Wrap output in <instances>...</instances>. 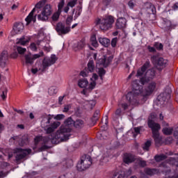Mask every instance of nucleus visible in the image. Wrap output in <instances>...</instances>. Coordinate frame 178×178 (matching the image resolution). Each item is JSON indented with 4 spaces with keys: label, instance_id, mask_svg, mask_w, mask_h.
I'll use <instances>...</instances> for the list:
<instances>
[{
    "label": "nucleus",
    "instance_id": "obj_1",
    "mask_svg": "<svg viewBox=\"0 0 178 178\" xmlns=\"http://www.w3.org/2000/svg\"><path fill=\"white\" fill-rule=\"evenodd\" d=\"M147 86L145 90H143V86L138 83H134L133 85V90L127 94L126 99H128L131 105H137L139 102L138 97H141L143 102H145L148 97L152 92L155 91L156 88V82L149 81L147 83Z\"/></svg>",
    "mask_w": 178,
    "mask_h": 178
},
{
    "label": "nucleus",
    "instance_id": "obj_2",
    "mask_svg": "<svg viewBox=\"0 0 178 178\" xmlns=\"http://www.w3.org/2000/svg\"><path fill=\"white\" fill-rule=\"evenodd\" d=\"M53 116L51 115H46L42 116L41 126L42 127H47L44 129L47 134H51L56 130L57 127L60 126V122L55 121L51 122Z\"/></svg>",
    "mask_w": 178,
    "mask_h": 178
},
{
    "label": "nucleus",
    "instance_id": "obj_3",
    "mask_svg": "<svg viewBox=\"0 0 178 178\" xmlns=\"http://www.w3.org/2000/svg\"><path fill=\"white\" fill-rule=\"evenodd\" d=\"M52 144H59L67 141L70 137V129L60 127L55 134H53Z\"/></svg>",
    "mask_w": 178,
    "mask_h": 178
},
{
    "label": "nucleus",
    "instance_id": "obj_4",
    "mask_svg": "<svg viewBox=\"0 0 178 178\" xmlns=\"http://www.w3.org/2000/svg\"><path fill=\"white\" fill-rule=\"evenodd\" d=\"M13 154H15V162L17 165H20L22 162L26 161V157L29 154H31V149H24L22 148H15L13 150Z\"/></svg>",
    "mask_w": 178,
    "mask_h": 178
},
{
    "label": "nucleus",
    "instance_id": "obj_5",
    "mask_svg": "<svg viewBox=\"0 0 178 178\" xmlns=\"http://www.w3.org/2000/svg\"><path fill=\"white\" fill-rule=\"evenodd\" d=\"M113 23H115V18L112 15H108L102 19H99L96 24H99V29L102 30L106 31L112 29Z\"/></svg>",
    "mask_w": 178,
    "mask_h": 178
},
{
    "label": "nucleus",
    "instance_id": "obj_6",
    "mask_svg": "<svg viewBox=\"0 0 178 178\" xmlns=\"http://www.w3.org/2000/svg\"><path fill=\"white\" fill-rule=\"evenodd\" d=\"M151 62L156 66L158 70H162L168 66V60L156 55H154L150 58Z\"/></svg>",
    "mask_w": 178,
    "mask_h": 178
},
{
    "label": "nucleus",
    "instance_id": "obj_7",
    "mask_svg": "<svg viewBox=\"0 0 178 178\" xmlns=\"http://www.w3.org/2000/svg\"><path fill=\"white\" fill-rule=\"evenodd\" d=\"M155 78V70L154 68H151L147 70L145 73V76L140 79V83L142 86H145L147 83H149V81H152Z\"/></svg>",
    "mask_w": 178,
    "mask_h": 178
},
{
    "label": "nucleus",
    "instance_id": "obj_8",
    "mask_svg": "<svg viewBox=\"0 0 178 178\" xmlns=\"http://www.w3.org/2000/svg\"><path fill=\"white\" fill-rule=\"evenodd\" d=\"M51 15H52V8L49 4H47L43 7L41 13L38 15V19L42 22H47Z\"/></svg>",
    "mask_w": 178,
    "mask_h": 178
},
{
    "label": "nucleus",
    "instance_id": "obj_9",
    "mask_svg": "<svg viewBox=\"0 0 178 178\" xmlns=\"http://www.w3.org/2000/svg\"><path fill=\"white\" fill-rule=\"evenodd\" d=\"M58 60V57L55 54H52L51 57H44L42 60V72H45V70L48 69L49 66H52Z\"/></svg>",
    "mask_w": 178,
    "mask_h": 178
},
{
    "label": "nucleus",
    "instance_id": "obj_10",
    "mask_svg": "<svg viewBox=\"0 0 178 178\" xmlns=\"http://www.w3.org/2000/svg\"><path fill=\"white\" fill-rule=\"evenodd\" d=\"M92 163V160L91 158L90 159H81V161L79 162L76 165V168L79 172H83V170H86V169H88L91 164Z\"/></svg>",
    "mask_w": 178,
    "mask_h": 178
},
{
    "label": "nucleus",
    "instance_id": "obj_11",
    "mask_svg": "<svg viewBox=\"0 0 178 178\" xmlns=\"http://www.w3.org/2000/svg\"><path fill=\"white\" fill-rule=\"evenodd\" d=\"M55 30L58 35H65L70 32V26H66L65 24L58 22L55 26Z\"/></svg>",
    "mask_w": 178,
    "mask_h": 178
},
{
    "label": "nucleus",
    "instance_id": "obj_12",
    "mask_svg": "<svg viewBox=\"0 0 178 178\" xmlns=\"http://www.w3.org/2000/svg\"><path fill=\"white\" fill-rule=\"evenodd\" d=\"M44 56V52L41 51L38 54L32 55L31 54H26L24 56L25 58V63L26 65H33L34 63V60L35 59H38V58H41V56Z\"/></svg>",
    "mask_w": 178,
    "mask_h": 178
},
{
    "label": "nucleus",
    "instance_id": "obj_13",
    "mask_svg": "<svg viewBox=\"0 0 178 178\" xmlns=\"http://www.w3.org/2000/svg\"><path fill=\"white\" fill-rule=\"evenodd\" d=\"M95 69V65H94V60H90L88 63V67L85 68L83 71H81L80 74L83 77H86V76H88V72H90V73H92Z\"/></svg>",
    "mask_w": 178,
    "mask_h": 178
},
{
    "label": "nucleus",
    "instance_id": "obj_14",
    "mask_svg": "<svg viewBox=\"0 0 178 178\" xmlns=\"http://www.w3.org/2000/svg\"><path fill=\"white\" fill-rule=\"evenodd\" d=\"M127 101H128L129 103H126L124 101H121L119 104H118V106L119 108H118L115 111V115L118 116V118L122 116V108L124 111H126V109H127V108H129V105H131V103H130V102L127 99Z\"/></svg>",
    "mask_w": 178,
    "mask_h": 178
},
{
    "label": "nucleus",
    "instance_id": "obj_15",
    "mask_svg": "<svg viewBox=\"0 0 178 178\" xmlns=\"http://www.w3.org/2000/svg\"><path fill=\"white\" fill-rule=\"evenodd\" d=\"M124 163L130 165L136 161V156L131 153H124L122 156Z\"/></svg>",
    "mask_w": 178,
    "mask_h": 178
},
{
    "label": "nucleus",
    "instance_id": "obj_16",
    "mask_svg": "<svg viewBox=\"0 0 178 178\" xmlns=\"http://www.w3.org/2000/svg\"><path fill=\"white\" fill-rule=\"evenodd\" d=\"M147 126L151 129L152 134L159 133V130H161V124L155 121H147Z\"/></svg>",
    "mask_w": 178,
    "mask_h": 178
},
{
    "label": "nucleus",
    "instance_id": "obj_17",
    "mask_svg": "<svg viewBox=\"0 0 178 178\" xmlns=\"http://www.w3.org/2000/svg\"><path fill=\"white\" fill-rule=\"evenodd\" d=\"M100 65H102L103 67H108L111 64V62L113 60V56H103L102 58L99 59Z\"/></svg>",
    "mask_w": 178,
    "mask_h": 178
},
{
    "label": "nucleus",
    "instance_id": "obj_18",
    "mask_svg": "<svg viewBox=\"0 0 178 178\" xmlns=\"http://www.w3.org/2000/svg\"><path fill=\"white\" fill-rule=\"evenodd\" d=\"M151 67V63L149 60L146 61L144 65L138 69L136 74V77H141L145 72H147V69H149Z\"/></svg>",
    "mask_w": 178,
    "mask_h": 178
},
{
    "label": "nucleus",
    "instance_id": "obj_19",
    "mask_svg": "<svg viewBox=\"0 0 178 178\" xmlns=\"http://www.w3.org/2000/svg\"><path fill=\"white\" fill-rule=\"evenodd\" d=\"M127 20L124 17H120L117 19L115 22L116 30H122L126 28Z\"/></svg>",
    "mask_w": 178,
    "mask_h": 178
},
{
    "label": "nucleus",
    "instance_id": "obj_20",
    "mask_svg": "<svg viewBox=\"0 0 178 178\" xmlns=\"http://www.w3.org/2000/svg\"><path fill=\"white\" fill-rule=\"evenodd\" d=\"M9 58V56L8 55V51H3L0 55V66L1 67H5L6 66V62H8V59Z\"/></svg>",
    "mask_w": 178,
    "mask_h": 178
},
{
    "label": "nucleus",
    "instance_id": "obj_21",
    "mask_svg": "<svg viewBox=\"0 0 178 178\" xmlns=\"http://www.w3.org/2000/svg\"><path fill=\"white\" fill-rule=\"evenodd\" d=\"M74 126V120L71 117H69L64 121V124L61 127H65V129H70V133L72 131V127Z\"/></svg>",
    "mask_w": 178,
    "mask_h": 178
},
{
    "label": "nucleus",
    "instance_id": "obj_22",
    "mask_svg": "<svg viewBox=\"0 0 178 178\" xmlns=\"http://www.w3.org/2000/svg\"><path fill=\"white\" fill-rule=\"evenodd\" d=\"M13 30L16 34H19V33H22L24 30V25L22 22H15L13 24Z\"/></svg>",
    "mask_w": 178,
    "mask_h": 178
},
{
    "label": "nucleus",
    "instance_id": "obj_23",
    "mask_svg": "<svg viewBox=\"0 0 178 178\" xmlns=\"http://www.w3.org/2000/svg\"><path fill=\"white\" fill-rule=\"evenodd\" d=\"M157 172H161V173H166V175L169 174L170 172V168L168 167L166 163H162L159 165V168L157 169Z\"/></svg>",
    "mask_w": 178,
    "mask_h": 178
},
{
    "label": "nucleus",
    "instance_id": "obj_24",
    "mask_svg": "<svg viewBox=\"0 0 178 178\" xmlns=\"http://www.w3.org/2000/svg\"><path fill=\"white\" fill-rule=\"evenodd\" d=\"M152 137L154 140L156 147H161L162 145V138L159 136V132L152 134Z\"/></svg>",
    "mask_w": 178,
    "mask_h": 178
},
{
    "label": "nucleus",
    "instance_id": "obj_25",
    "mask_svg": "<svg viewBox=\"0 0 178 178\" xmlns=\"http://www.w3.org/2000/svg\"><path fill=\"white\" fill-rule=\"evenodd\" d=\"M34 12H35V8H34L32 11L29 13V15L25 19L26 22V24H30L31 21L33 20L34 23H35V17L37 15L34 17Z\"/></svg>",
    "mask_w": 178,
    "mask_h": 178
},
{
    "label": "nucleus",
    "instance_id": "obj_26",
    "mask_svg": "<svg viewBox=\"0 0 178 178\" xmlns=\"http://www.w3.org/2000/svg\"><path fill=\"white\" fill-rule=\"evenodd\" d=\"M101 116L100 115V111L99 110H96L95 112L94 113L92 117L90 118V120L92 122V126H95V123L98 122L99 117Z\"/></svg>",
    "mask_w": 178,
    "mask_h": 178
},
{
    "label": "nucleus",
    "instance_id": "obj_27",
    "mask_svg": "<svg viewBox=\"0 0 178 178\" xmlns=\"http://www.w3.org/2000/svg\"><path fill=\"white\" fill-rule=\"evenodd\" d=\"M29 41L30 38L24 35L22 38L17 39L16 44L17 45H26Z\"/></svg>",
    "mask_w": 178,
    "mask_h": 178
},
{
    "label": "nucleus",
    "instance_id": "obj_28",
    "mask_svg": "<svg viewBox=\"0 0 178 178\" xmlns=\"http://www.w3.org/2000/svg\"><path fill=\"white\" fill-rule=\"evenodd\" d=\"M11 139L14 140L15 141H18L20 147H23L26 143H27V138H20V136H13Z\"/></svg>",
    "mask_w": 178,
    "mask_h": 178
},
{
    "label": "nucleus",
    "instance_id": "obj_29",
    "mask_svg": "<svg viewBox=\"0 0 178 178\" xmlns=\"http://www.w3.org/2000/svg\"><path fill=\"white\" fill-rule=\"evenodd\" d=\"M78 86L80 88H86L88 86V81L86 78L80 79L78 81Z\"/></svg>",
    "mask_w": 178,
    "mask_h": 178
},
{
    "label": "nucleus",
    "instance_id": "obj_30",
    "mask_svg": "<svg viewBox=\"0 0 178 178\" xmlns=\"http://www.w3.org/2000/svg\"><path fill=\"white\" fill-rule=\"evenodd\" d=\"M99 42L103 45V47H109L111 44V40L106 38H99Z\"/></svg>",
    "mask_w": 178,
    "mask_h": 178
},
{
    "label": "nucleus",
    "instance_id": "obj_31",
    "mask_svg": "<svg viewBox=\"0 0 178 178\" xmlns=\"http://www.w3.org/2000/svg\"><path fill=\"white\" fill-rule=\"evenodd\" d=\"M168 98H170V95L166 93H163L158 96L157 99L159 102H166Z\"/></svg>",
    "mask_w": 178,
    "mask_h": 178
},
{
    "label": "nucleus",
    "instance_id": "obj_32",
    "mask_svg": "<svg viewBox=\"0 0 178 178\" xmlns=\"http://www.w3.org/2000/svg\"><path fill=\"white\" fill-rule=\"evenodd\" d=\"M86 45V43L84 41L81 40L77 42V44L74 45V51H79L80 49H83Z\"/></svg>",
    "mask_w": 178,
    "mask_h": 178
},
{
    "label": "nucleus",
    "instance_id": "obj_33",
    "mask_svg": "<svg viewBox=\"0 0 178 178\" xmlns=\"http://www.w3.org/2000/svg\"><path fill=\"white\" fill-rule=\"evenodd\" d=\"M74 127L76 129H83L84 127V122L83 120H76L74 122Z\"/></svg>",
    "mask_w": 178,
    "mask_h": 178
},
{
    "label": "nucleus",
    "instance_id": "obj_34",
    "mask_svg": "<svg viewBox=\"0 0 178 178\" xmlns=\"http://www.w3.org/2000/svg\"><path fill=\"white\" fill-rule=\"evenodd\" d=\"M97 74H99V76L100 77V80H102V81H103L104 76H105V74H106V70H105V69H104V67L97 68Z\"/></svg>",
    "mask_w": 178,
    "mask_h": 178
},
{
    "label": "nucleus",
    "instance_id": "obj_35",
    "mask_svg": "<svg viewBox=\"0 0 178 178\" xmlns=\"http://www.w3.org/2000/svg\"><path fill=\"white\" fill-rule=\"evenodd\" d=\"M145 173H146V175H148L149 176H152V175L158 173V169L145 168Z\"/></svg>",
    "mask_w": 178,
    "mask_h": 178
},
{
    "label": "nucleus",
    "instance_id": "obj_36",
    "mask_svg": "<svg viewBox=\"0 0 178 178\" xmlns=\"http://www.w3.org/2000/svg\"><path fill=\"white\" fill-rule=\"evenodd\" d=\"M60 13V12L57 11L53 14V15L51 16V23H55V22H58V20H59Z\"/></svg>",
    "mask_w": 178,
    "mask_h": 178
},
{
    "label": "nucleus",
    "instance_id": "obj_37",
    "mask_svg": "<svg viewBox=\"0 0 178 178\" xmlns=\"http://www.w3.org/2000/svg\"><path fill=\"white\" fill-rule=\"evenodd\" d=\"M168 156L165 154L156 155L154 159L156 162H161V161H165Z\"/></svg>",
    "mask_w": 178,
    "mask_h": 178
},
{
    "label": "nucleus",
    "instance_id": "obj_38",
    "mask_svg": "<svg viewBox=\"0 0 178 178\" xmlns=\"http://www.w3.org/2000/svg\"><path fill=\"white\" fill-rule=\"evenodd\" d=\"M0 97H1V98L3 101H5L6 99V97H8V88H1V94L0 95Z\"/></svg>",
    "mask_w": 178,
    "mask_h": 178
},
{
    "label": "nucleus",
    "instance_id": "obj_39",
    "mask_svg": "<svg viewBox=\"0 0 178 178\" xmlns=\"http://www.w3.org/2000/svg\"><path fill=\"white\" fill-rule=\"evenodd\" d=\"M162 132L165 136H170L173 133V128L165 127L162 129Z\"/></svg>",
    "mask_w": 178,
    "mask_h": 178
},
{
    "label": "nucleus",
    "instance_id": "obj_40",
    "mask_svg": "<svg viewBox=\"0 0 178 178\" xmlns=\"http://www.w3.org/2000/svg\"><path fill=\"white\" fill-rule=\"evenodd\" d=\"M75 9L72 10V15H68L66 19L67 26H70V23L73 22V15H74Z\"/></svg>",
    "mask_w": 178,
    "mask_h": 178
},
{
    "label": "nucleus",
    "instance_id": "obj_41",
    "mask_svg": "<svg viewBox=\"0 0 178 178\" xmlns=\"http://www.w3.org/2000/svg\"><path fill=\"white\" fill-rule=\"evenodd\" d=\"M52 138H54V136L53 135H49L48 136H44L43 138V143L42 144H48V143H49V141H51V144H52Z\"/></svg>",
    "mask_w": 178,
    "mask_h": 178
},
{
    "label": "nucleus",
    "instance_id": "obj_42",
    "mask_svg": "<svg viewBox=\"0 0 178 178\" xmlns=\"http://www.w3.org/2000/svg\"><path fill=\"white\" fill-rule=\"evenodd\" d=\"M90 42L92 47H98V42L97 41V37L95 36V35H92V37L90 38Z\"/></svg>",
    "mask_w": 178,
    "mask_h": 178
},
{
    "label": "nucleus",
    "instance_id": "obj_43",
    "mask_svg": "<svg viewBox=\"0 0 178 178\" xmlns=\"http://www.w3.org/2000/svg\"><path fill=\"white\" fill-rule=\"evenodd\" d=\"M47 149H49V146L42 143V146L38 149L36 152H43V151H47Z\"/></svg>",
    "mask_w": 178,
    "mask_h": 178
},
{
    "label": "nucleus",
    "instance_id": "obj_44",
    "mask_svg": "<svg viewBox=\"0 0 178 178\" xmlns=\"http://www.w3.org/2000/svg\"><path fill=\"white\" fill-rule=\"evenodd\" d=\"M58 92V89H56V87L51 86L48 90V93L49 95H55Z\"/></svg>",
    "mask_w": 178,
    "mask_h": 178
},
{
    "label": "nucleus",
    "instance_id": "obj_45",
    "mask_svg": "<svg viewBox=\"0 0 178 178\" xmlns=\"http://www.w3.org/2000/svg\"><path fill=\"white\" fill-rule=\"evenodd\" d=\"M151 140H147L143 146L144 151H149V147H151Z\"/></svg>",
    "mask_w": 178,
    "mask_h": 178
},
{
    "label": "nucleus",
    "instance_id": "obj_46",
    "mask_svg": "<svg viewBox=\"0 0 178 178\" xmlns=\"http://www.w3.org/2000/svg\"><path fill=\"white\" fill-rule=\"evenodd\" d=\"M35 144L34 146L33 147V150L35 151L37 149V145H38V143L40 141H41V137L40 136H36L34 138Z\"/></svg>",
    "mask_w": 178,
    "mask_h": 178
},
{
    "label": "nucleus",
    "instance_id": "obj_47",
    "mask_svg": "<svg viewBox=\"0 0 178 178\" xmlns=\"http://www.w3.org/2000/svg\"><path fill=\"white\" fill-rule=\"evenodd\" d=\"M81 12H82V8L81 6H77L76 7V11L75 13V15L74 17V20H76V19H77V17H79V16H80V15H81Z\"/></svg>",
    "mask_w": 178,
    "mask_h": 178
},
{
    "label": "nucleus",
    "instance_id": "obj_48",
    "mask_svg": "<svg viewBox=\"0 0 178 178\" xmlns=\"http://www.w3.org/2000/svg\"><path fill=\"white\" fill-rule=\"evenodd\" d=\"M154 48L157 49V51H163V44L159 42H155L154 44Z\"/></svg>",
    "mask_w": 178,
    "mask_h": 178
},
{
    "label": "nucleus",
    "instance_id": "obj_49",
    "mask_svg": "<svg viewBox=\"0 0 178 178\" xmlns=\"http://www.w3.org/2000/svg\"><path fill=\"white\" fill-rule=\"evenodd\" d=\"M46 2L47 0H42L41 1H39L38 3H36L35 8H36V9H41V8L44 6V5H45Z\"/></svg>",
    "mask_w": 178,
    "mask_h": 178
},
{
    "label": "nucleus",
    "instance_id": "obj_50",
    "mask_svg": "<svg viewBox=\"0 0 178 178\" xmlns=\"http://www.w3.org/2000/svg\"><path fill=\"white\" fill-rule=\"evenodd\" d=\"M63 6H65V0H61L58 5V12H60L62 13V9L63 8Z\"/></svg>",
    "mask_w": 178,
    "mask_h": 178
},
{
    "label": "nucleus",
    "instance_id": "obj_51",
    "mask_svg": "<svg viewBox=\"0 0 178 178\" xmlns=\"http://www.w3.org/2000/svg\"><path fill=\"white\" fill-rule=\"evenodd\" d=\"M156 118V114L152 113L147 120V122H155V119Z\"/></svg>",
    "mask_w": 178,
    "mask_h": 178
},
{
    "label": "nucleus",
    "instance_id": "obj_52",
    "mask_svg": "<svg viewBox=\"0 0 178 178\" xmlns=\"http://www.w3.org/2000/svg\"><path fill=\"white\" fill-rule=\"evenodd\" d=\"M111 2H112V0H103L102 4L104 8H107V6L111 5Z\"/></svg>",
    "mask_w": 178,
    "mask_h": 178
},
{
    "label": "nucleus",
    "instance_id": "obj_53",
    "mask_svg": "<svg viewBox=\"0 0 178 178\" xmlns=\"http://www.w3.org/2000/svg\"><path fill=\"white\" fill-rule=\"evenodd\" d=\"M17 51L18 54H19L20 55H23V54H24V52H26V48H23L22 47H18L17 48Z\"/></svg>",
    "mask_w": 178,
    "mask_h": 178
},
{
    "label": "nucleus",
    "instance_id": "obj_54",
    "mask_svg": "<svg viewBox=\"0 0 178 178\" xmlns=\"http://www.w3.org/2000/svg\"><path fill=\"white\" fill-rule=\"evenodd\" d=\"M65 165L67 168H72V166H73V160L70 159L66 160Z\"/></svg>",
    "mask_w": 178,
    "mask_h": 178
},
{
    "label": "nucleus",
    "instance_id": "obj_55",
    "mask_svg": "<svg viewBox=\"0 0 178 178\" xmlns=\"http://www.w3.org/2000/svg\"><path fill=\"white\" fill-rule=\"evenodd\" d=\"M77 4V0H71L67 3V6H70V8H74V6Z\"/></svg>",
    "mask_w": 178,
    "mask_h": 178
},
{
    "label": "nucleus",
    "instance_id": "obj_56",
    "mask_svg": "<svg viewBox=\"0 0 178 178\" xmlns=\"http://www.w3.org/2000/svg\"><path fill=\"white\" fill-rule=\"evenodd\" d=\"M95 86H97V83L95 82V81H92L89 84L88 90H94V88H95Z\"/></svg>",
    "mask_w": 178,
    "mask_h": 178
},
{
    "label": "nucleus",
    "instance_id": "obj_57",
    "mask_svg": "<svg viewBox=\"0 0 178 178\" xmlns=\"http://www.w3.org/2000/svg\"><path fill=\"white\" fill-rule=\"evenodd\" d=\"M56 120H62V119H65V115L63 114H58L54 117Z\"/></svg>",
    "mask_w": 178,
    "mask_h": 178
},
{
    "label": "nucleus",
    "instance_id": "obj_58",
    "mask_svg": "<svg viewBox=\"0 0 178 178\" xmlns=\"http://www.w3.org/2000/svg\"><path fill=\"white\" fill-rule=\"evenodd\" d=\"M111 44V47H113V48H115V47H116V44H118V38H113Z\"/></svg>",
    "mask_w": 178,
    "mask_h": 178
},
{
    "label": "nucleus",
    "instance_id": "obj_59",
    "mask_svg": "<svg viewBox=\"0 0 178 178\" xmlns=\"http://www.w3.org/2000/svg\"><path fill=\"white\" fill-rule=\"evenodd\" d=\"M147 49L149 52H152L154 54V52H156V49L155 47H151V46H147Z\"/></svg>",
    "mask_w": 178,
    "mask_h": 178
},
{
    "label": "nucleus",
    "instance_id": "obj_60",
    "mask_svg": "<svg viewBox=\"0 0 178 178\" xmlns=\"http://www.w3.org/2000/svg\"><path fill=\"white\" fill-rule=\"evenodd\" d=\"M139 165L142 168H145V166H147V162L145 161L140 160Z\"/></svg>",
    "mask_w": 178,
    "mask_h": 178
},
{
    "label": "nucleus",
    "instance_id": "obj_61",
    "mask_svg": "<svg viewBox=\"0 0 178 178\" xmlns=\"http://www.w3.org/2000/svg\"><path fill=\"white\" fill-rule=\"evenodd\" d=\"M150 10L152 13V15H156V8L154 6H150Z\"/></svg>",
    "mask_w": 178,
    "mask_h": 178
},
{
    "label": "nucleus",
    "instance_id": "obj_62",
    "mask_svg": "<svg viewBox=\"0 0 178 178\" xmlns=\"http://www.w3.org/2000/svg\"><path fill=\"white\" fill-rule=\"evenodd\" d=\"M174 136L175 137L177 140V144L178 145V128H176V129L175 130Z\"/></svg>",
    "mask_w": 178,
    "mask_h": 178
},
{
    "label": "nucleus",
    "instance_id": "obj_63",
    "mask_svg": "<svg viewBox=\"0 0 178 178\" xmlns=\"http://www.w3.org/2000/svg\"><path fill=\"white\" fill-rule=\"evenodd\" d=\"M128 6L131 9L134 8V2H133V0H131L128 2Z\"/></svg>",
    "mask_w": 178,
    "mask_h": 178
},
{
    "label": "nucleus",
    "instance_id": "obj_64",
    "mask_svg": "<svg viewBox=\"0 0 178 178\" xmlns=\"http://www.w3.org/2000/svg\"><path fill=\"white\" fill-rule=\"evenodd\" d=\"M31 49H32V51H37V46L35 45V43L31 44Z\"/></svg>",
    "mask_w": 178,
    "mask_h": 178
}]
</instances>
